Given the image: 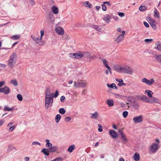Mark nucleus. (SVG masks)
I'll return each instance as SVG.
<instances>
[{
  "mask_svg": "<svg viewBox=\"0 0 161 161\" xmlns=\"http://www.w3.org/2000/svg\"><path fill=\"white\" fill-rule=\"evenodd\" d=\"M118 132L120 133V135H122V134H124L122 130L121 129H119L118 130Z\"/></svg>",
  "mask_w": 161,
  "mask_h": 161,
  "instance_id": "obj_59",
  "label": "nucleus"
},
{
  "mask_svg": "<svg viewBox=\"0 0 161 161\" xmlns=\"http://www.w3.org/2000/svg\"><path fill=\"white\" fill-rule=\"evenodd\" d=\"M13 149L15 150L16 147L12 145H9L8 147L7 152V153H9Z\"/></svg>",
  "mask_w": 161,
  "mask_h": 161,
  "instance_id": "obj_17",
  "label": "nucleus"
},
{
  "mask_svg": "<svg viewBox=\"0 0 161 161\" xmlns=\"http://www.w3.org/2000/svg\"><path fill=\"white\" fill-rule=\"evenodd\" d=\"M53 97V93H51L50 89L49 88H47L45 92V97Z\"/></svg>",
  "mask_w": 161,
  "mask_h": 161,
  "instance_id": "obj_12",
  "label": "nucleus"
},
{
  "mask_svg": "<svg viewBox=\"0 0 161 161\" xmlns=\"http://www.w3.org/2000/svg\"><path fill=\"white\" fill-rule=\"evenodd\" d=\"M155 58L159 62L161 63V55H156L155 56Z\"/></svg>",
  "mask_w": 161,
  "mask_h": 161,
  "instance_id": "obj_39",
  "label": "nucleus"
},
{
  "mask_svg": "<svg viewBox=\"0 0 161 161\" xmlns=\"http://www.w3.org/2000/svg\"><path fill=\"white\" fill-rule=\"evenodd\" d=\"M144 24L145 25V26L147 27H148L149 26L147 22H144Z\"/></svg>",
  "mask_w": 161,
  "mask_h": 161,
  "instance_id": "obj_58",
  "label": "nucleus"
},
{
  "mask_svg": "<svg viewBox=\"0 0 161 161\" xmlns=\"http://www.w3.org/2000/svg\"><path fill=\"white\" fill-rule=\"evenodd\" d=\"M37 144H38L39 145H40V143L38 142H33L32 143V145H37Z\"/></svg>",
  "mask_w": 161,
  "mask_h": 161,
  "instance_id": "obj_62",
  "label": "nucleus"
},
{
  "mask_svg": "<svg viewBox=\"0 0 161 161\" xmlns=\"http://www.w3.org/2000/svg\"><path fill=\"white\" fill-rule=\"evenodd\" d=\"M142 82L145 83L148 85L151 86L154 83L155 80L153 78L150 80H148L146 78H144L142 79Z\"/></svg>",
  "mask_w": 161,
  "mask_h": 161,
  "instance_id": "obj_6",
  "label": "nucleus"
},
{
  "mask_svg": "<svg viewBox=\"0 0 161 161\" xmlns=\"http://www.w3.org/2000/svg\"><path fill=\"white\" fill-rule=\"evenodd\" d=\"M153 41V40L152 39H145L144 40V41L147 43H148L149 42H152Z\"/></svg>",
  "mask_w": 161,
  "mask_h": 161,
  "instance_id": "obj_51",
  "label": "nucleus"
},
{
  "mask_svg": "<svg viewBox=\"0 0 161 161\" xmlns=\"http://www.w3.org/2000/svg\"><path fill=\"white\" fill-rule=\"evenodd\" d=\"M84 4L86 7L89 8L91 7V5L90 4V3L88 1H86L84 3Z\"/></svg>",
  "mask_w": 161,
  "mask_h": 161,
  "instance_id": "obj_42",
  "label": "nucleus"
},
{
  "mask_svg": "<svg viewBox=\"0 0 161 161\" xmlns=\"http://www.w3.org/2000/svg\"><path fill=\"white\" fill-rule=\"evenodd\" d=\"M4 123V121L3 120H0V126H1Z\"/></svg>",
  "mask_w": 161,
  "mask_h": 161,
  "instance_id": "obj_63",
  "label": "nucleus"
},
{
  "mask_svg": "<svg viewBox=\"0 0 161 161\" xmlns=\"http://www.w3.org/2000/svg\"><path fill=\"white\" fill-rule=\"evenodd\" d=\"M125 35L123 34H119L116 38L115 41L117 43H119L122 41Z\"/></svg>",
  "mask_w": 161,
  "mask_h": 161,
  "instance_id": "obj_11",
  "label": "nucleus"
},
{
  "mask_svg": "<svg viewBox=\"0 0 161 161\" xmlns=\"http://www.w3.org/2000/svg\"><path fill=\"white\" fill-rule=\"evenodd\" d=\"M158 148L159 146L158 144L153 143L151 145L149 148V151L152 153H154L157 151Z\"/></svg>",
  "mask_w": 161,
  "mask_h": 161,
  "instance_id": "obj_5",
  "label": "nucleus"
},
{
  "mask_svg": "<svg viewBox=\"0 0 161 161\" xmlns=\"http://www.w3.org/2000/svg\"><path fill=\"white\" fill-rule=\"evenodd\" d=\"M128 113L127 111H125L123 113V115L124 118H126L128 115Z\"/></svg>",
  "mask_w": 161,
  "mask_h": 161,
  "instance_id": "obj_47",
  "label": "nucleus"
},
{
  "mask_svg": "<svg viewBox=\"0 0 161 161\" xmlns=\"http://www.w3.org/2000/svg\"><path fill=\"white\" fill-rule=\"evenodd\" d=\"M17 99L19 101H21L23 100V98L22 95L20 94H18L17 96Z\"/></svg>",
  "mask_w": 161,
  "mask_h": 161,
  "instance_id": "obj_44",
  "label": "nucleus"
},
{
  "mask_svg": "<svg viewBox=\"0 0 161 161\" xmlns=\"http://www.w3.org/2000/svg\"><path fill=\"white\" fill-rule=\"evenodd\" d=\"M114 69L115 71L119 73L132 75L133 72V69L127 65H117L114 66Z\"/></svg>",
  "mask_w": 161,
  "mask_h": 161,
  "instance_id": "obj_1",
  "label": "nucleus"
},
{
  "mask_svg": "<svg viewBox=\"0 0 161 161\" xmlns=\"http://www.w3.org/2000/svg\"><path fill=\"white\" fill-rule=\"evenodd\" d=\"M10 83L15 86H17L18 85V82L17 80L15 79L11 80L10 81Z\"/></svg>",
  "mask_w": 161,
  "mask_h": 161,
  "instance_id": "obj_27",
  "label": "nucleus"
},
{
  "mask_svg": "<svg viewBox=\"0 0 161 161\" xmlns=\"http://www.w3.org/2000/svg\"><path fill=\"white\" fill-rule=\"evenodd\" d=\"M87 83L86 82L85 83H81L80 82V87H85V86H86Z\"/></svg>",
  "mask_w": 161,
  "mask_h": 161,
  "instance_id": "obj_48",
  "label": "nucleus"
},
{
  "mask_svg": "<svg viewBox=\"0 0 161 161\" xmlns=\"http://www.w3.org/2000/svg\"><path fill=\"white\" fill-rule=\"evenodd\" d=\"M61 115L59 114H57L55 117V121L57 123L59 122V121L60 119Z\"/></svg>",
  "mask_w": 161,
  "mask_h": 161,
  "instance_id": "obj_35",
  "label": "nucleus"
},
{
  "mask_svg": "<svg viewBox=\"0 0 161 161\" xmlns=\"http://www.w3.org/2000/svg\"><path fill=\"white\" fill-rule=\"evenodd\" d=\"M74 86L76 88H78L80 87V82H74Z\"/></svg>",
  "mask_w": 161,
  "mask_h": 161,
  "instance_id": "obj_45",
  "label": "nucleus"
},
{
  "mask_svg": "<svg viewBox=\"0 0 161 161\" xmlns=\"http://www.w3.org/2000/svg\"><path fill=\"white\" fill-rule=\"evenodd\" d=\"M84 57L86 58H88L90 60L94 59L96 58L95 56H92V54L89 52H84Z\"/></svg>",
  "mask_w": 161,
  "mask_h": 161,
  "instance_id": "obj_10",
  "label": "nucleus"
},
{
  "mask_svg": "<svg viewBox=\"0 0 161 161\" xmlns=\"http://www.w3.org/2000/svg\"><path fill=\"white\" fill-rule=\"evenodd\" d=\"M158 101V99L157 98L153 97L151 99H149L148 103H157Z\"/></svg>",
  "mask_w": 161,
  "mask_h": 161,
  "instance_id": "obj_20",
  "label": "nucleus"
},
{
  "mask_svg": "<svg viewBox=\"0 0 161 161\" xmlns=\"http://www.w3.org/2000/svg\"><path fill=\"white\" fill-rule=\"evenodd\" d=\"M121 138L122 139L123 143H126L127 141V139L125 135L124 134L120 135Z\"/></svg>",
  "mask_w": 161,
  "mask_h": 161,
  "instance_id": "obj_23",
  "label": "nucleus"
},
{
  "mask_svg": "<svg viewBox=\"0 0 161 161\" xmlns=\"http://www.w3.org/2000/svg\"><path fill=\"white\" fill-rule=\"evenodd\" d=\"M10 92V89L7 86H5L3 88H0V92L4 93L5 94H8Z\"/></svg>",
  "mask_w": 161,
  "mask_h": 161,
  "instance_id": "obj_8",
  "label": "nucleus"
},
{
  "mask_svg": "<svg viewBox=\"0 0 161 161\" xmlns=\"http://www.w3.org/2000/svg\"><path fill=\"white\" fill-rule=\"evenodd\" d=\"M75 148V146L74 145H72L69 147L68 148V151L70 153H71L73 152V150Z\"/></svg>",
  "mask_w": 161,
  "mask_h": 161,
  "instance_id": "obj_29",
  "label": "nucleus"
},
{
  "mask_svg": "<svg viewBox=\"0 0 161 161\" xmlns=\"http://www.w3.org/2000/svg\"><path fill=\"white\" fill-rule=\"evenodd\" d=\"M53 97H45V108L47 109L53 105Z\"/></svg>",
  "mask_w": 161,
  "mask_h": 161,
  "instance_id": "obj_4",
  "label": "nucleus"
},
{
  "mask_svg": "<svg viewBox=\"0 0 161 161\" xmlns=\"http://www.w3.org/2000/svg\"><path fill=\"white\" fill-rule=\"evenodd\" d=\"M52 9L54 14H58V9L57 7L55 6H53L52 7Z\"/></svg>",
  "mask_w": 161,
  "mask_h": 161,
  "instance_id": "obj_28",
  "label": "nucleus"
},
{
  "mask_svg": "<svg viewBox=\"0 0 161 161\" xmlns=\"http://www.w3.org/2000/svg\"><path fill=\"white\" fill-rule=\"evenodd\" d=\"M13 40H16L19 39L20 38V36L18 35H16L13 36L11 37Z\"/></svg>",
  "mask_w": 161,
  "mask_h": 161,
  "instance_id": "obj_37",
  "label": "nucleus"
},
{
  "mask_svg": "<svg viewBox=\"0 0 161 161\" xmlns=\"http://www.w3.org/2000/svg\"><path fill=\"white\" fill-rule=\"evenodd\" d=\"M65 99V97L64 96H62L60 97V100L61 102H63Z\"/></svg>",
  "mask_w": 161,
  "mask_h": 161,
  "instance_id": "obj_56",
  "label": "nucleus"
},
{
  "mask_svg": "<svg viewBox=\"0 0 161 161\" xmlns=\"http://www.w3.org/2000/svg\"><path fill=\"white\" fill-rule=\"evenodd\" d=\"M145 93H147V96L149 97H152V94L153 93V92L150 90H147L145 91Z\"/></svg>",
  "mask_w": 161,
  "mask_h": 161,
  "instance_id": "obj_30",
  "label": "nucleus"
},
{
  "mask_svg": "<svg viewBox=\"0 0 161 161\" xmlns=\"http://www.w3.org/2000/svg\"><path fill=\"white\" fill-rule=\"evenodd\" d=\"M102 61L104 66L108 69L110 73L111 74L112 73L111 71V69L108 65V62L105 59H103Z\"/></svg>",
  "mask_w": 161,
  "mask_h": 161,
  "instance_id": "obj_14",
  "label": "nucleus"
},
{
  "mask_svg": "<svg viewBox=\"0 0 161 161\" xmlns=\"http://www.w3.org/2000/svg\"><path fill=\"white\" fill-rule=\"evenodd\" d=\"M91 114L92 115L91 118L92 119H97L98 115V114L97 112L93 114Z\"/></svg>",
  "mask_w": 161,
  "mask_h": 161,
  "instance_id": "obj_25",
  "label": "nucleus"
},
{
  "mask_svg": "<svg viewBox=\"0 0 161 161\" xmlns=\"http://www.w3.org/2000/svg\"><path fill=\"white\" fill-rule=\"evenodd\" d=\"M133 158L136 161H138L140 159V155L139 154L135 153L133 156Z\"/></svg>",
  "mask_w": 161,
  "mask_h": 161,
  "instance_id": "obj_26",
  "label": "nucleus"
},
{
  "mask_svg": "<svg viewBox=\"0 0 161 161\" xmlns=\"http://www.w3.org/2000/svg\"><path fill=\"white\" fill-rule=\"evenodd\" d=\"M16 128V126L15 125H13L11 126L9 129L8 131L9 132H11L15 128Z\"/></svg>",
  "mask_w": 161,
  "mask_h": 161,
  "instance_id": "obj_49",
  "label": "nucleus"
},
{
  "mask_svg": "<svg viewBox=\"0 0 161 161\" xmlns=\"http://www.w3.org/2000/svg\"><path fill=\"white\" fill-rule=\"evenodd\" d=\"M149 23L150 24V25L153 28L154 30H155L157 29L156 26V25L157 24V23L156 22V21H149Z\"/></svg>",
  "mask_w": 161,
  "mask_h": 161,
  "instance_id": "obj_16",
  "label": "nucleus"
},
{
  "mask_svg": "<svg viewBox=\"0 0 161 161\" xmlns=\"http://www.w3.org/2000/svg\"><path fill=\"white\" fill-rule=\"evenodd\" d=\"M84 56V52H79L75 53V58L80 59Z\"/></svg>",
  "mask_w": 161,
  "mask_h": 161,
  "instance_id": "obj_13",
  "label": "nucleus"
},
{
  "mask_svg": "<svg viewBox=\"0 0 161 161\" xmlns=\"http://www.w3.org/2000/svg\"><path fill=\"white\" fill-rule=\"evenodd\" d=\"M69 55L70 57L75 58V53H70Z\"/></svg>",
  "mask_w": 161,
  "mask_h": 161,
  "instance_id": "obj_54",
  "label": "nucleus"
},
{
  "mask_svg": "<svg viewBox=\"0 0 161 161\" xmlns=\"http://www.w3.org/2000/svg\"><path fill=\"white\" fill-rule=\"evenodd\" d=\"M17 55L16 53H13L10 56L9 60L7 61L8 66L11 68L14 67L16 63L17 59Z\"/></svg>",
  "mask_w": 161,
  "mask_h": 161,
  "instance_id": "obj_2",
  "label": "nucleus"
},
{
  "mask_svg": "<svg viewBox=\"0 0 161 161\" xmlns=\"http://www.w3.org/2000/svg\"><path fill=\"white\" fill-rule=\"evenodd\" d=\"M41 152L47 156H48L50 152L49 149L43 148Z\"/></svg>",
  "mask_w": 161,
  "mask_h": 161,
  "instance_id": "obj_19",
  "label": "nucleus"
},
{
  "mask_svg": "<svg viewBox=\"0 0 161 161\" xmlns=\"http://www.w3.org/2000/svg\"><path fill=\"white\" fill-rule=\"evenodd\" d=\"M71 119L70 117H66L65 118L64 120L66 122H68Z\"/></svg>",
  "mask_w": 161,
  "mask_h": 161,
  "instance_id": "obj_55",
  "label": "nucleus"
},
{
  "mask_svg": "<svg viewBox=\"0 0 161 161\" xmlns=\"http://www.w3.org/2000/svg\"><path fill=\"white\" fill-rule=\"evenodd\" d=\"M44 34V31L43 30H42L40 31V38H37L34 36H32V37L33 40L37 44L39 45L43 46L44 45L45 42L44 41L42 40V37Z\"/></svg>",
  "mask_w": 161,
  "mask_h": 161,
  "instance_id": "obj_3",
  "label": "nucleus"
},
{
  "mask_svg": "<svg viewBox=\"0 0 161 161\" xmlns=\"http://www.w3.org/2000/svg\"><path fill=\"white\" fill-rule=\"evenodd\" d=\"M59 112L61 114H64L65 112V110L64 108H60L59 110Z\"/></svg>",
  "mask_w": 161,
  "mask_h": 161,
  "instance_id": "obj_41",
  "label": "nucleus"
},
{
  "mask_svg": "<svg viewBox=\"0 0 161 161\" xmlns=\"http://www.w3.org/2000/svg\"><path fill=\"white\" fill-rule=\"evenodd\" d=\"M118 14L120 17H123L125 15L124 13L122 12H118Z\"/></svg>",
  "mask_w": 161,
  "mask_h": 161,
  "instance_id": "obj_53",
  "label": "nucleus"
},
{
  "mask_svg": "<svg viewBox=\"0 0 161 161\" xmlns=\"http://www.w3.org/2000/svg\"><path fill=\"white\" fill-rule=\"evenodd\" d=\"M154 17L157 18L159 17V13L158 10L156 8H155L154 10Z\"/></svg>",
  "mask_w": 161,
  "mask_h": 161,
  "instance_id": "obj_31",
  "label": "nucleus"
},
{
  "mask_svg": "<svg viewBox=\"0 0 161 161\" xmlns=\"http://www.w3.org/2000/svg\"><path fill=\"white\" fill-rule=\"evenodd\" d=\"M155 48L159 51H161V43L160 42L157 43V47Z\"/></svg>",
  "mask_w": 161,
  "mask_h": 161,
  "instance_id": "obj_40",
  "label": "nucleus"
},
{
  "mask_svg": "<svg viewBox=\"0 0 161 161\" xmlns=\"http://www.w3.org/2000/svg\"><path fill=\"white\" fill-rule=\"evenodd\" d=\"M45 141L47 142L46 144V146L47 147H51L52 146V143L49 142L50 141L48 139H46Z\"/></svg>",
  "mask_w": 161,
  "mask_h": 161,
  "instance_id": "obj_34",
  "label": "nucleus"
},
{
  "mask_svg": "<svg viewBox=\"0 0 161 161\" xmlns=\"http://www.w3.org/2000/svg\"><path fill=\"white\" fill-rule=\"evenodd\" d=\"M117 31L118 32H119L120 33H122V34H123L124 35L125 33V31H121V29L120 27L117 28Z\"/></svg>",
  "mask_w": 161,
  "mask_h": 161,
  "instance_id": "obj_43",
  "label": "nucleus"
},
{
  "mask_svg": "<svg viewBox=\"0 0 161 161\" xmlns=\"http://www.w3.org/2000/svg\"><path fill=\"white\" fill-rule=\"evenodd\" d=\"M5 83V82L4 81H0V88L4 85Z\"/></svg>",
  "mask_w": 161,
  "mask_h": 161,
  "instance_id": "obj_57",
  "label": "nucleus"
},
{
  "mask_svg": "<svg viewBox=\"0 0 161 161\" xmlns=\"http://www.w3.org/2000/svg\"><path fill=\"white\" fill-rule=\"evenodd\" d=\"M102 10L104 11H105L107 10V7L105 4L103 3L102 4Z\"/></svg>",
  "mask_w": 161,
  "mask_h": 161,
  "instance_id": "obj_50",
  "label": "nucleus"
},
{
  "mask_svg": "<svg viewBox=\"0 0 161 161\" xmlns=\"http://www.w3.org/2000/svg\"><path fill=\"white\" fill-rule=\"evenodd\" d=\"M30 158L28 157H26L25 158V161H29V160Z\"/></svg>",
  "mask_w": 161,
  "mask_h": 161,
  "instance_id": "obj_64",
  "label": "nucleus"
},
{
  "mask_svg": "<svg viewBox=\"0 0 161 161\" xmlns=\"http://www.w3.org/2000/svg\"><path fill=\"white\" fill-rule=\"evenodd\" d=\"M98 126L99 127L98 129V130L100 132H101L103 131V127L100 124H98Z\"/></svg>",
  "mask_w": 161,
  "mask_h": 161,
  "instance_id": "obj_46",
  "label": "nucleus"
},
{
  "mask_svg": "<svg viewBox=\"0 0 161 161\" xmlns=\"http://www.w3.org/2000/svg\"><path fill=\"white\" fill-rule=\"evenodd\" d=\"M133 121L135 123H139L143 121L142 116L140 115L139 116L134 117L133 118Z\"/></svg>",
  "mask_w": 161,
  "mask_h": 161,
  "instance_id": "obj_7",
  "label": "nucleus"
},
{
  "mask_svg": "<svg viewBox=\"0 0 161 161\" xmlns=\"http://www.w3.org/2000/svg\"><path fill=\"white\" fill-rule=\"evenodd\" d=\"M59 93L58 92V91H56L54 93V94H53V97L55 98L57 97Z\"/></svg>",
  "mask_w": 161,
  "mask_h": 161,
  "instance_id": "obj_52",
  "label": "nucleus"
},
{
  "mask_svg": "<svg viewBox=\"0 0 161 161\" xmlns=\"http://www.w3.org/2000/svg\"><path fill=\"white\" fill-rule=\"evenodd\" d=\"M107 86L109 88H113L114 89H117V87L116 85L114 83H112L111 85H109L108 84H107Z\"/></svg>",
  "mask_w": 161,
  "mask_h": 161,
  "instance_id": "obj_32",
  "label": "nucleus"
},
{
  "mask_svg": "<svg viewBox=\"0 0 161 161\" xmlns=\"http://www.w3.org/2000/svg\"><path fill=\"white\" fill-rule=\"evenodd\" d=\"M14 109V107L11 108H9L8 106H5L4 108V110L5 111H9L13 110Z\"/></svg>",
  "mask_w": 161,
  "mask_h": 161,
  "instance_id": "obj_33",
  "label": "nucleus"
},
{
  "mask_svg": "<svg viewBox=\"0 0 161 161\" xmlns=\"http://www.w3.org/2000/svg\"><path fill=\"white\" fill-rule=\"evenodd\" d=\"M105 18H106L107 19V20H109L110 19H111L110 16L108 15H106V17H105Z\"/></svg>",
  "mask_w": 161,
  "mask_h": 161,
  "instance_id": "obj_61",
  "label": "nucleus"
},
{
  "mask_svg": "<svg viewBox=\"0 0 161 161\" xmlns=\"http://www.w3.org/2000/svg\"><path fill=\"white\" fill-rule=\"evenodd\" d=\"M141 99L142 101H144L147 103H148V102H149V99L145 95L142 96L141 97Z\"/></svg>",
  "mask_w": 161,
  "mask_h": 161,
  "instance_id": "obj_24",
  "label": "nucleus"
},
{
  "mask_svg": "<svg viewBox=\"0 0 161 161\" xmlns=\"http://www.w3.org/2000/svg\"><path fill=\"white\" fill-rule=\"evenodd\" d=\"M116 80L117 81L119 82V83L118 84V85H119V86H125V84L123 83V80L122 79H116Z\"/></svg>",
  "mask_w": 161,
  "mask_h": 161,
  "instance_id": "obj_21",
  "label": "nucleus"
},
{
  "mask_svg": "<svg viewBox=\"0 0 161 161\" xmlns=\"http://www.w3.org/2000/svg\"><path fill=\"white\" fill-rule=\"evenodd\" d=\"M6 67V65L3 64H2L1 63L0 64V67H3V68H5Z\"/></svg>",
  "mask_w": 161,
  "mask_h": 161,
  "instance_id": "obj_60",
  "label": "nucleus"
},
{
  "mask_svg": "<svg viewBox=\"0 0 161 161\" xmlns=\"http://www.w3.org/2000/svg\"><path fill=\"white\" fill-rule=\"evenodd\" d=\"M139 10L141 11H144L147 9V8L145 6H141L139 7Z\"/></svg>",
  "mask_w": 161,
  "mask_h": 161,
  "instance_id": "obj_36",
  "label": "nucleus"
},
{
  "mask_svg": "<svg viewBox=\"0 0 161 161\" xmlns=\"http://www.w3.org/2000/svg\"><path fill=\"white\" fill-rule=\"evenodd\" d=\"M93 27L94 29L98 31H100L101 29V28L100 26H99L96 25H94L93 26Z\"/></svg>",
  "mask_w": 161,
  "mask_h": 161,
  "instance_id": "obj_38",
  "label": "nucleus"
},
{
  "mask_svg": "<svg viewBox=\"0 0 161 161\" xmlns=\"http://www.w3.org/2000/svg\"><path fill=\"white\" fill-rule=\"evenodd\" d=\"M55 31L56 33L60 35H63L64 34V31L61 27L56 26L55 28Z\"/></svg>",
  "mask_w": 161,
  "mask_h": 161,
  "instance_id": "obj_9",
  "label": "nucleus"
},
{
  "mask_svg": "<svg viewBox=\"0 0 161 161\" xmlns=\"http://www.w3.org/2000/svg\"><path fill=\"white\" fill-rule=\"evenodd\" d=\"M57 148L58 147L56 146H52L49 148V150L50 152H54L57 151Z\"/></svg>",
  "mask_w": 161,
  "mask_h": 161,
  "instance_id": "obj_22",
  "label": "nucleus"
},
{
  "mask_svg": "<svg viewBox=\"0 0 161 161\" xmlns=\"http://www.w3.org/2000/svg\"><path fill=\"white\" fill-rule=\"evenodd\" d=\"M106 103L109 107L113 106L114 105V101L112 99L107 100Z\"/></svg>",
  "mask_w": 161,
  "mask_h": 161,
  "instance_id": "obj_18",
  "label": "nucleus"
},
{
  "mask_svg": "<svg viewBox=\"0 0 161 161\" xmlns=\"http://www.w3.org/2000/svg\"><path fill=\"white\" fill-rule=\"evenodd\" d=\"M109 134L113 138H116L117 137L118 135L117 132L113 130H109Z\"/></svg>",
  "mask_w": 161,
  "mask_h": 161,
  "instance_id": "obj_15",
  "label": "nucleus"
}]
</instances>
